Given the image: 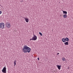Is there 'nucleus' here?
Instances as JSON below:
<instances>
[{
    "instance_id": "aec40b11",
    "label": "nucleus",
    "mask_w": 73,
    "mask_h": 73,
    "mask_svg": "<svg viewBox=\"0 0 73 73\" xmlns=\"http://www.w3.org/2000/svg\"><path fill=\"white\" fill-rule=\"evenodd\" d=\"M68 69H69V67H68Z\"/></svg>"
},
{
    "instance_id": "a211bd4d",
    "label": "nucleus",
    "mask_w": 73,
    "mask_h": 73,
    "mask_svg": "<svg viewBox=\"0 0 73 73\" xmlns=\"http://www.w3.org/2000/svg\"><path fill=\"white\" fill-rule=\"evenodd\" d=\"M38 60H40V58H37Z\"/></svg>"
},
{
    "instance_id": "7ed1b4c3",
    "label": "nucleus",
    "mask_w": 73,
    "mask_h": 73,
    "mask_svg": "<svg viewBox=\"0 0 73 73\" xmlns=\"http://www.w3.org/2000/svg\"><path fill=\"white\" fill-rule=\"evenodd\" d=\"M4 24L3 23H0V28H4Z\"/></svg>"
},
{
    "instance_id": "0eeeda50",
    "label": "nucleus",
    "mask_w": 73,
    "mask_h": 73,
    "mask_svg": "<svg viewBox=\"0 0 73 73\" xmlns=\"http://www.w3.org/2000/svg\"><path fill=\"white\" fill-rule=\"evenodd\" d=\"M62 11H63V14H66V15L67 14V12L65 11H64L63 10H62Z\"/></svg>"
},
{
    "instance_id": "f257e3e1",
    "label": "nucleus",
    "mask_w": 73,
    "mask_h": 73,
    "mask_svg": "<svg viewBox=\"0 0 73 73\" xmlns=\"http://www.w3.org/2000/svg\"><path fill=\"white\" fill-rule=\"evenodd\" d=\"M31 49L30 48L28 47L27 45L24 46L23 48L22 49L23 52L24 53H29L31 52Z\"/></svg>"
},
{
    "instance_id": "f3484780",
    "label": "nucleus",
    "mask_w": 73,
    "mask_h": 73,
    "mask_svg": "<svg viewBox=\"0 0 73 73\" xmlns=\"http://www.w3.org/2000/svg\"><path fill=\"white\" fill-rule=\"evenodd\" d=\"M2 13V12L0 11V15Z\"/></svg>"
},
{
    "instance_id": "39448f33",
    "label": "nucleus",
    "mask_w": 73,
    "mask_h": 73,
    "mask_svg": "<svg viewBox=\"0 0 73 73\" xmlns=\"http://www.w3.org/2000/svg\"><path fill=\"white\" fill-rule=\"evenodd\" d=\"M24 19H25V20L27 23H28V22H29V19H28V18L24 17Z\"/></svg>"
},
{
    "instance_id": "f8f14e48",
    "label": "nucleus",
    "mask_w": 73,
    "mask_h": 73,
    "mask_svg": "<svg viewBox=\"0 0 73 73\" xmlns=\"http://www.w3.org/2000/svg\"><path fill=\"white\" fill-rule=\"evenodd\" d=\"M67 17V16H66V14H64L63 15V18H66Z\"/></svg>"
},
{
    "instance_id": "4be33fe9",
    "label": "nucleus",
    "mask_w": 73,
    "mask_h": 73,
    "mask_svg": "<svg viewBox=\"0 0 73 73\" xmlns=\"http://www.w3.org/2000/svg\"><path fill=\"white\" fill-rule=\"evenodd\" d=\"M0 5L1 7H3V6H1V5Z\"/></svg>"
},
{
    "instance_id": "dca6fc26",
    "label": "nucleus",
    "mask_w": 73,
    "mask_h": 73,
    "mask_svg": "<svg viewBox=\"0 0 73 73\" xmlns=\"http://www.w3.org/2000/svg\"><path fill=\"white\" fill-rule=\"evenodd\" d=\"M8 23H9L8 22H7V23H6V25H8V24H9Z\"/></svg>"
},
{
    "instance_id": "2eb2a0df",
    "label": "nucleus",
    "mask_w": 73,
    "mask_h": 73,
    "mask_svg": "<svg viewBox=\"0 0 73 73\" xmlns=\"http://www.w3.org/2000/svg\"><path fill=\"white\" fill-rule=\"evenodd\" d=\"M39 34L40 36H42V33L41 32H39Z\"/></svg>"
},
{
    "instance_id": "1a4fd4ad",
    "label": "nucleus",
    "mask_w": 73,
    "mask_h": 73,
    "mask_svg": "<svg viewBox=\"0 0 73 73\" xmlns=\"http://www.w3.org/2000/svg\"><path fill=\"white\" fill-rule=\"evenodd\" d=\"M62 41L63 42H66V40H65V39L64 38H63L62 39Z\"/></svg>"
},
{
    "instance_id": "4468645a",
    "label": "nucleus",
    "mask_w": 73,
    "mask_h": 73,
    "mask_svg": "<svg viewBox=\"0 0 73 73\" xmlns=\"http://www.w3.org/2000/svg\"><path fill=\"white\" fill-rule=\"evenodd\" d=\"M62 60L63 61H65V58H62Z\"/></svg>"
},
{
    "instance_id": "20e7f679",
    "label": "nucleus",
    "mask_w": 73,
    "mask_h": 73,
    "mask_svg": "<svg viewBox=\"0 0 73 73\" xmlns=\"http://www.w3.org/2000/svg\"><path fill=\"white\" fill-rule=\"evenodd\" d=\"M7 69V68H6V67H3V69L2 70V72L3 73L5 72H7V70H6Z\"/></svg>"
},
{
    "instance_id": "ddd939ff",
    "label": "nucleus",
    "mask_w": 73,
    "mask_h": 73,
    "mask_svg": "<svg viewBox=\"0 0 73 73\" xmlns=\"http://www.w3.org/2000/svg\"><path fill=\"white\" fill-rule=\"evenodd\" d=\"M16 60H15L14 62V64L15 66H16Z\"/></svg>"
},
{
    "instance_id": "9b49d317",
    "label": "nucleus",
    "mask_w": 73,
    "mask_h": 73,
    "mask_svg": "<svg viewBox=\"0 0 73 73\" xmlns=\"http://www.w3.org/2000/svg\"><path fill=\"white\" fill-rule=\"evenodd\" d=\"M65 40H66V41H69V38H65Z\"/></svg>"
},
{
    "instance_id": "412c9836",
    "label": "nucleus",
    "mask_w": 73,
    "mask_h": 73,
    "mask_svg": "<svg viewBox=\"0 0 73 73\" xmlns=\"http://www.w3.org/2000/svg\"><path fill=\"white\" fill-rule=\"evenodd\" d=\"M6 72H3V73H6Z\"/></svg>"
},
{
    "instance_id": "6ab92c4d",
    "label": "nucleus",
    "mask_w": 73,
    "mask_h": 73,
    "mask_svg": "<svg viewBox=\"0 0 73 73\" xmlns=\"http://www.w3.org/2000/svg\"><path fill=\"white\" fill-rule=\"evenodd\" d=\"M60 54L59 53H57V55H58V54Z\"/></svg>"
},
{
    "instance_id": "6e6552de",
    "label": "nucleus",
    "mask_w": 73,
    "mask_h": 73,
    "mask_svg": "<svg viewBox=\"0 0 73 73\" xmlns=\"http://www.w3.org/2000/svg\"><path fill=\"white\" fill-rule=\"evenodd\" d=\"M6 26L7 28H9L10 27H11V25H10V24H8L7 25H6Z\"/></svg>"
},
{
    "instance_id": "423d86ee",
    "label": "nucleus",
    "mask_w": 73,
    "mask_h": 73,
    "mask_svg": "<svg viewBox=\"0 0 73 73\" xmlns=\"http://www.w3.org/2000/svg\"><path fill=\"white\" fill-rule=\"evenodd\" d=\"M56 66H57L58 69H59V70H60V69H61V66L57 65Z\"/></svg>"
},
{
    "instance_id": "9d476101",
    "label": "nucleus",
    "mask_w": 73,
    "mask_h": 73,
    "mask_svg": "<svg viewBox=\"0 0 73 73\" xmlns=\"http://www.w3.org/2000/svg\"><path fill=\"white\" fill-rule=\"evenodd\" d=\"M64 44L66 45H68L69 44V43H68V41L66 42H64Z\"/></svg>"
},
{
    "instance_id": "f03ea898",
    "label": "nucleus",
    "mask_w": 73,
    "mask_h": 73,
    "mask_svg": "<svg viewBox=\"0 0 73 73\" xmlns=\"http://www.w3.org/2000/svg\"><path fill=\"white\" fill-rule=\"evenodd\" d=\"M37 38V36H36L35 35H33V37H32V39H30V40L31 41V40H36Z\"/></svg>"
}]
</instances>
